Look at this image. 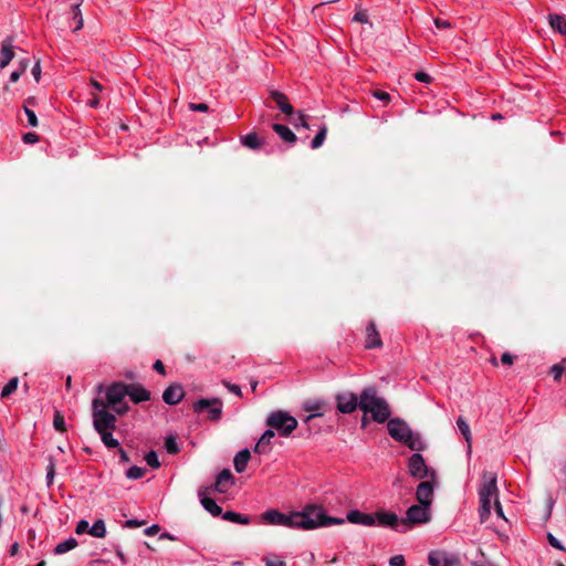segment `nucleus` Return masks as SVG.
<instances>
[{
  "label": "nucleus",
  "instance_id": "obj_1",
  "mask_svg": "<svg viewBox=\"0 0 566 566\" xmlns=\"http://www.w3.org/2000/svg\"><path fill=\"white\" fill-rule=\"evenodd\" d=\"M356 407L365 415H370L371 420L377 423H384L389 420L391 411L388 402L378 395L375 387L365 388L359 398L356 397Z\"/></svg>",
  "mask_w": 566,
  "mask_h": 566
},
{
  "label": "nucleus",
  "instance_id": "obj_2",
  "mask_svg": "<svg viewBox=\"0 0 566 566\" xmlns=\"http://www.w3.org/2000/svg\"><path fill=\"white\" fill-rule=\"evenodd\" d=\"M340 523L343 520L327 516L323 509L316 505H307L300 512H293V528L313 530Z\"/></svg>",
  "mask_w": 566,
  "mask_h": 566
},
{
  "label": "nucleus",
  "instance_id": "obj_3",
  "mask_svg": "<svg viewBox=\"0 0 566 566\" xmlns=\"http://www.w3.org/2000/svg\"><path fill=\"white\" fill-rule=\"evenodd\" d=\"M479 500L480 522L485 523L491 515L492 502L495 504L496 500H499L497 479L495 473H483L482 483L479 488Z\"/></svg>",
  "mask_w": 566,
  "mask_h": 566
},
{
  "label": "nucleus",
  "instance_id": "obj_4",
  "mask_svg": "<svg viewBox=\"0 0 566 566\" xmlns=\"http://www.w3.org/2000/svg\"><path fill=\"white\" fill-rule=\"evenodd\" d=\"M387 421L388 432L394 440L405 443L411 450L419 451L423 449V442L420 436L416 434L405 420L400 418H389Z\"/></svg>",
  "mask_w": 566,
  "mask_h": 566
},
{
  "label": "nucleus",
  "instance_id": "obj_5",
  "mask_svg": "<svg viewBox=\"0 0 566 566\" xmlns=\"http://www.w3.org/2000/svg\"><path fill=\"white\" fill-rule=\"evenodd\" d=\"M108 408L101 398H95L92 401V418L93 427L96 432L115 430L116 429V417L114 413L107 410Z\"/></svg>",
  "mask_w": 566,
  "mask_h": 566
},
{
  "label": "nucleus",
  "instance_id": "obj_6",
  "mask_svg": "<svg viewBox=\"0 0 566 566\" xmlns=\"http://www.w3.org/2000/svg\"><path fill=\"white\" fill-rule=\"evenodd\" d=\"M266 426L276 431L281 437H290L297 428V420L287 411H272L265 421Z\"/></svg>",
  "mask_w": 566,
  "mask_h": 566
},
{
  "label": "nucleus",
  "instance_id": "obj_7",
  "mask_svg": "<svg viewBox=\"0 0 566 566\" xmlns=\"http://www.w3.org/2000/svg\"><path fill=\"white\" fill-rule=\"evenodd\" d=\"M127 385L123 382H113L105 391L106 399L104 403L107 408L113 409L116 413L123 415L128 411V405L125 401L127 396Z\"/></svg>",
  "mask_w": 566,
  "mask_h": 566
},
{
  "label": "nucleus",
  "instance_id": "obj_8",
  "mask_svg": "<svg viewBox=\"0 0 566 566\" xmlns=\"http://www.w3.org/2000/svg\"><path fill=\"white\" fill-rule=\"evenodd\" d=\"M193 410L197 413L207 410L208 419L211 421L219 420L222 415V401L218 398L213 399H199L193 403Z\"/></svg>",
  "mask_w": 566,
  "mask_h": 566
},
{
  "label": "nucleus",
  "instance_id": "obj_9",
  "mask_svg": "<svg viewBox=\"0 0 566 566\" xmlns=\"http://www.w3.org/2000/svg\"><path fill=\"white\" fill-rule=\"evenodd\" d=\"M406 515V518L400 520L406 522V531L411 524L426 523L430 520L429 507L422 504L411 505Z\"/></svg>",
  "mask_w": 566,
  "mask_h": 566
},
{
  "label": "nucleus",
  "instance_id": "obj_10",
  "mask_svg": "<svg viewBox=\"0 0 566 566\" xmlns=\"http://www.w3.org/2000/svg\"><path fill=\"white\" fill-rule=\"evenodd\" d=\"M409 472L410 474L419 480H422L427 476L433 478L434 472H430L429 468L427 467L423 457L420 453H413L409 458L408 463Z\"/></svg>",
  "mask_w": 566,
  "mask_h": 566
},
{
  "label": "nucleus",
  "instance_id": "obj_11",
  "mask_svg": "<svg viewBox=\"0 0 566 566\" xmlns=\"http://www.w3.org/2000/svg\"><path fill=\"white\" fill-rule=\"evenodd\" d=\"M376 525L390 527L398 532H406V522L400 521L396 513L378 511L376 512Z\"/></svg>",
  "mask_w": 566,
  "mask_h": 566
},
{
  "label": "nucleus",
  "instance_id": "obj_12",
  "mask_svg": "<svg viewBox=\"0 0 566 566\" xmlns=\"http://www.w3.org/2000/svg\"><path fill=\"white\" fill-rule=\"evenodd\" d=\"M262 520L271 525H281L293 528V513L284 514L277 510H268L262 514Z\"/></svg>",
  "mask_w": 566,
  "mask_h": 566
},
{
  "label": "nucleus",
  "instance_id": "obj_13",
  "mask_svg": "<svg viewBox=\"0 0 566 566\" xmlns=\"http://www.w3.org/2000/svg\"><path fill=\"white\" fill-rule=\"evenodd\" d=\"M430 566H459L460 562L453 554L443 551H433L429 554Z\"/></svg>",
  "mask_w": 566,
  "mask_h": 566
},
{
  "label": "nucleus",
  "instance_id": "obj_14",
  "mask_svg": "<svg viewBox=\"0 0 566 566\" xmlns=\"http://www.w3.org/2000/svg\"><path fill=\"white\" fill-rule=\"evenodd\" d=\"M416 497L419 504L430 507L433 497V486L431 481H422L418 484Z\"/></svg>",
  "mask_w": 566,
  "mask_h": 566
},
{
  "label": "nucleus",
  "instance_id": "obj_15",
  "mask_svg": "<svg viewBox=\"0 0 566 566\" xmlns=\"http://www.w3.org/2000/svg\"><path fill=\"white\" fill-rule=\"evenodd\" d=\"M382 346V340L380 337V334L378 329L376 328L375 324L370 322L365 331V348L366 349H374V348H380Z\"/></svg>",
  "mask_w": 566,
  "mask_h": 566
},
{
  "label": "nucleus",
  "instance_id": "obj_16",
  "mask_svg": "<svg viewBox=\"0 0 566 566\" xmlns=\"http://www.w3.org/2000/svg\"><path fill=\"white\" fill-rule=\"evenodd\" d=\"M210 488H200L198 491V495L200 497V502L206 511H208L213 516H219L222 513V509L216 503L214 500L208 496Z\"/></svg>",
  "mask_w": 566,
  "mask_h": 566
},
{
  "label": "nucleus",
  "instance_id": "obj_17",
  "mask_svg": "<svg viewBox=\"0 0 566 566\" xmlns=\"http://www.w3.org/2000/svg\"><path fill=\"white\" fill-rule=\"evenodd\" d=\"M185 396L184 388L180 385H170L163 394V399L167 405H177Z\"/></svg>",
  "mask_w": 566,
  "mask_h": 566
},
{
  "label": "nucleus",
  "instance_id": "obj_18",
  "mask_svg": "<svg viewBox=\"0 0 566 566\" xmlns=\"http://www.w3.org/2000/svg\"><path fill=\"white\" fill-rule=\"evenodd\" d=\"M233 485V476L230 470H222L216 480L214 491L219 493H227L228 490Z\"/></svg>",
  "mask_w": 566,
  "mask_h": 566
},
{
  "label": "nucleus",
  "instance_id": "obj_19",
  "mask_svg": "<svg viewBox=\"0 0 566 566\" xmlns=\"http://www.w3.org/2000/svg\"><path fill=\"white\" fill-rule=\"evenodd\" d=\"M13 39L6 38L2 41L1 51H0V69H4L12 61L14 56L13 52Z\"/></svg>",
  "mask_w": 566,
  "mask_h": 566
},
{
  "label": "nucleus",
  "instance_id": "obj_20",
  "mask_svg": "<svg viewBox=\"0 0 566 566\" xmlns=\"http://www.w3.org/2000/svg\"><path fill=\"white\" fill-rule=\"evenodd\" d=\"M274 436H275L274 430H272L271 428L266 429L263 432V434L260 437V439L258 440V442L254 447V452L259 453V454L269 453L271 450V442H272V439L274 438Z\"/></svg>",
  "mask_w": 566,
  "mask_h": 566
},
{
  "label": "nucleus",
  "instance_id": "obj_21",
  "mask_svg": "<svg viewBox=\"0 0 566 566\" xmlns=\"http://www.w3.org/2000/svg\"><path fill=\"white\" fill-rule=\"evenodd\" d=\"M127 396L135 403L144 402L150 399V392L140 385L132 384L127 385Z\"/></svg>",
  "mask_w": 566,
  "mask_h": 566
},
{
  "label": "nucleus",
  "instance_id": "obj_22",
  "mask_svg": "<svg viewBox=\"0 0 566 566\" xmlns=\"http://www.w3.org/2000/svg\"><path fill=\"white\" fill-rule=\"evenodd\" d=\"M337 409L343 413L354 412V392L338 395Z\"/></svg>",
  "mask_w": 566,
  "mask_h": 566
},
{
  "label": "nucleus",
  "instance_id": "obj_23",
  "mask_svg": "<svg viewBox=\"0 0 566 566\" xmlns=\"http://www.w3.org/2000/svg\"><path fill=\"white\" fill-rule=\"evenodd\" d=\"M271 97L274 99L282 113L286 115L293 114V106L289 103L287 97L283 93L271 91Z\"/></svg>",
  "mask_w": 566,
  "mask_h": 566
},
{
  "label": "nucleus",
  "instance_id": "obj_24",
  "mask_svg": "<svg viewBox=\"0 0 566 566\" xmlns=\"http://www.w3.org/2000/svg\"><path fill=\"white\" fill-rule=\"evenodd\" d=\"M250 458H251V454L248 449L240 450L235 454L233 464H234V469L238 473H242L245 471Z\"/></svg>",
  "mask_w": 566,
  "mask_h": 566
},
{
  "label": "nucleus",
  "instance_id": "obj_25",
  "mask_svg": "<svg viewBox=\"0 0 566 566\" xmlns=\"http://www.w3.org/2000/svg\"><path fill=\"white\" fill-rule=\"evenodd\" d=\"M548 22L553 30L566 35V17L557 13L548 15Z\"/></svg>",
  "mask_w": 566,
  "mask_h": 566
},
{
  "label": "nucleus",
  "instance_id": "obj_26",
  "mask_svg": "<svg viewBox=\"0 0 566 566\" xmlns=\"http://www.w3.org/2000/svg\"><path fill=\"white\" fill-rule=\"evenodd\" d=\"M272 128L283 142L294 143L296 140L295 134L287 126L282 124H273Z\"/></svg>",
  "mask_w": 566,
  "mask_h": 566
},
{
  "label": "nucleus",
  "instance_id": "obj_27",
  "mask_svg": "<svg viewBox=\"0 0 566 566\" xmlns=\"http://www.w3.org/2000/svg\"><path fill=\"white\" fill-rule=\"evenodd\" d=\"M457 426H458L459 431L461 432V434L463 436V438L465 439V441L468 443V452L470 453L471 452V440H472L470 427H469L468 422L465 421V419L462 417L458 418Z\"/></svg>",
  "mask_w": 566,
  "mask_h": 566
},
{
  "label": "nucleus",
  "instance_id": "obj_28",
  "mask_svg": "<svg viewBox=\"0 0 566 566\" xmlns=\"http://www.w3.org/2000/svg\"><path fill=\"white\" fill-rule=\"evenodd\" d=\"M376 513H363L356 510V524L374 526L376 525Z\"/></svg>",
  "mask_w": 566,
  "mask_h": 566
},
{
  "label": "nucleus",
  "instance_id": "obj_29",
  "mask_svg": "<svg viewBox=\"0 0 566 566\" xmlns=\"http://www.w3.org/2000/svg\"><path fill=\"white\" fill-rule=\"evenodd\" d=\"M76 546H77V541L73 537H70V538L59 543L55 546L54 554H56V555L65 554V553L72 551L73 548H75Z\"/></svg>",
  "mask_w": 566,
  "mask_h": 566
},
{
  "label": "nucleus",
  "instance_id": "obj_30",
  "mask_svg": "<svg viewBox=\"0 0 566 566\" xmlns=\"http://www.w3.org/2000/svg\"><path fill=\"white\" fill-rule=\"evenodd\" d=\"M88 534L96 538H104L106 536V526L103 520H97L90 527Z\"/></svg>",
  "mask_w": 566,
  "mask_h": 566
},
{
  "label": "nucleus",
  "instance_id": "obj_31",
  "mask_svg": "<svg viewBox=\"0 0 566 566\" xmlns=\"http://www.w3.org/2000/svg\"><path fill=\"white\" fill-rule=\"evenodd\" d=\"M222 517H223V520L232 522V523H238V524H243V525L250 523V518L247 515H243V514H240V513H237L233 511H227L222 515Z\"/></svg>",
  "mask_w": 566,
  "mask_h": 566
},
{
  "label": "nucleus",
  "instance_id": "obj_32",
  "mask_svg": "<svg viewBox=\"0 0 566 566\" xmlns=\"http://www.w3.org/2000/svg\"><path fill=\"white\" fill-rule=\"evenodd\" d=\"M113 431L114 430L97 432L101 437L102 442L108 449H114L119 446L118 440L113 437Z\"/></svg>",
  "mask_w": 566,
  "mask_h": 566
},
{
  "label": "nucleus",
  "instance_id": "obj_33",
  "mask_svg": "<svg viewBox=\"0 0 566 566\" xmlns=\"http://www.w3.org/2000/svg\"><path fill=\"white\" fill-rule=\"evenodd\" d=\"M356 22L367 25L363 28L361 33L369 32L373 29V23L369 21L368 11L366 9L356 10Z\"/></svg>",
  "mask_w": 566,
  "mask_h": 566
},
{
  "label": "nucleus",
  "instance_id": "obj_34",
  "mask_svg": "<svg viewBox=\"0 0 566 566\" xmlns=\"http://www.w3.org/2000/svg\"><path fill=\"white\" fill-rule=\"evenodd\" d=\"M241 143L251 149H258L261 147V142L255 133H250L241 138Z\"/></svg>",
  "mask_w": 566,
  "mask_h": 566
},
{
  "label": "nucleus",
  "instance_id": "obj_35",
  "mask_svg": "<svg viewBox=\"0 0 566 566\" xmlns=\"http://www.w3.org/2000/svg\"><path fill=\"white\" fill-rule=\"evenodd\" d=\"M326 134H327L326 125H321L317 134L315 135V137L313 138V140L311 143V147L313 149L319 148L325 142Z\"/></svg>",
  "mask_w": 566,
  "mask_h": 566
},
{
  "label": "nucleus",
  "instance_id": "obj_36",
  "mask_svg": "<svg viewBox=\"0 0 566 566\" xmlns=\"http://www.w3.org/2000/svg\"><path fill=\"white\" fill-rule=\"evenodd\" d=\"M305 410L312 412L311 415H308L306 417V419H305L306 422H308L310 420H312L315 417L323 416V412L321 411L322 410V403H319V402L306 403L305 405Z\"/></svg>",
  "mask_w": 566,
  "mask_h": 566
},
{
  "label": "nucleus",
  "instance_id": "obj_37",
  "mask_svg": "<svg viewBox=\"0 0 566 566\" xmlns=\"http://www.w3.org/2000/svg\"><path fill=\"white\" fill-rule=\"evenodd\" d=\"M18 377L11 378L2 388L1 398H8L11 394H13L18 388Z\"/></svg>",
  "mask_w": 566,
  "mask_h": 566
},
{
  "label": "nucleus",
  "instance_id": "obj_38",
  "mask_svg": "<svg viewBox=\"0 0 566 566\" xmlns=\"http://www.w3.org/2000/svg\"><path fill=\"white\" fill-rule=\"evenodd\" d=\"M263 562L265 563V566H286L283 558L275 554L265 555L263 557Z\"/></svg>",
  "mask_w": 566,
  "mask_h": 566
},
{
  "label": "nucleus",
  "instance_id": "obj_39",
  "mask_svg": "<svg viewBox=\"0 0 566 566\" xmlns=\"http://www.w3.org/2000/svg\"><path fill=\"white\" fill-rule=\"evenodd\" d=\"M145 474V470L140 467L133 465L126 471V478L129 480H138L143 478Z\"/></svg>",
  "mask_w": 566,
  "mask_h": 566
},
{
  "label": "nucleus",
  "instance_id": "obj_40",
  "mask_svg": "<svg viewBox=\"0 0 566 566\" xmlns=\"http://www.w3.org/2000/svg\"><path fill=\"white\" fill-rule=\"evenodd\" d=\"M165 449L170 454H176L179 452L178 443L174 437L169 436L165 439Z\"/></svg>",
  "mask_w": 566,
  "mask_h": 566
},
{
  "label": "nucleus",
  "instance_id": "obj_41",
  "mask_svg": "<svg viewBox=\"0 0 566 566\" xmlns=\"http://www.w3.org/2000/svg\"><path fill=\"white\" fill-rule=\"evenodd\" d=\"M145 461L153 469H158L160 467L158 455L155 451H149L145 457Z\"/></svg>",
  "mask_w": 566,
  "mask_h": 566
},
{
  "label": "nucleus",
  "instance_id": "obj_42",
  "mask_svg": "<svg viewBox=\"0 0 566 566\" xmlns=\"http://www.w3.org/2000/svg\"><path fill=\"white\" fill-rule=\"evenodd\" d=\"M566 369V359H563L562 364H556L552 367V374L554 376L555 380H559L562 377V374Z\"/></svg>",
  "mask_w": 566,
  "mask_h": 566
},
{
  "label": "nucleus",
  "instance_id": "obj_43",
  "mask_svg": "<svg viewBox=\"0 0 566 566\" xmlns=\"http://www.w3.org/2000/svg\"><path fill=\"white\" fill-rule=\"evenodd\" d=\"M74 18L76 19V25L74 28V31H77L83 28V18L80 10V4H74L73 8Z\"/></svg>",
  "mask_w": 566,
  "mask_h": 566
},
{
  "label": "nucleus",
  "instance_id": "obj_44",
  "mask_svg": "<svg viewBox=\"0 0 566 566\" xmlns=\"http://www.w3.org/2000/svg\"><path fill=\"white\" fill-rule=\"evenodd\" d=\"M53 426L57 431H65V422L64 418L60 412H55L54 419H53Z\"/></svg>",
  "mask_w": 566,
  "mask_h": 566
},
{
  "label": "nucleus",
  "instance_id": "obj_45",
  "mask_svg": "<svg viewBox=\"0 0 566 566\" xmlns=\"http://www.w3.org/2000/svg\"><path fill=\"white\" fill-rule=\"evenodd\" d=\"M24 113L28 117L29 125L32 127H36L38 126V117H36L35 113L32 109H30L28 106H24Z\"/></svg>",
  "mask_w": 566,
  "mask_h": 566
},
{
  "label": "nucleus",
  "instance_id": "obj_46",
  "mask_svg": "<svg viewBox=\"0 0 566 566\" xmlns=\"http://www.w3.org/2000/svg\"><path fill=\"white\" fill-rule=\"evenodd\" d=\"M189 108L193 112H202V113H206L209 111V106L206 103H190Z\"/></svg>",
  "mask_w": 566,
  "mask_h": 566
},
{
  "label": "nucleus",
  "instance_id": "obj_47",
  "mask_svg": "<svg viewBox=\"0 0 566 566\" xmlns=\"http://www.w3.org/2000/svg\"><path fill=\"white\" fill-rule=\"evenodd\" d=\"M389 565L390 566H406L405 557L400 554L395 555V556L390 557Z\"/></svg>",
  "mask_w": 566,
  "mask_h": 566
},
{
  "label": "nucleus",
  "instance_id": "obj_48",
  "mask_svg": "<svg viewBox=\"0 0 566 566\" xmlns=\"http://www.w3.org/2000/svg\"><path fill=\"white\" fill-rule=\"evenodd\" d=\"M88 530H90V525H88V522L85 521V520H81L77 525H76V528H75V532L77 534H84L85 532L88 533Z\"/></svg>",
  "mask_w": 566,
  "mask_h": 566
},
{
  "label": "nucleus",
  "instance_id": "obj_49",
  "mask_svg": "<svg viewBox=\"0 0 566 566\" xmlns=\"http://www.w3.org/2000/svg\"><path fill=\"white\" fill-rule=\"evenodd\" d=\"M39 140V136L35 133H27L23 135V142L25 144H35Z\"/></svg>",
  "mask_w": 566,
  "mask_h": 566
},
{
  "label": "nucleus",
  "instance_id": "obj_50",
  "mask_svg": "<svg viewBox=\"0 0 566 566\" xmlns=\"http://www.w3.org/2000/svg\"><path fill=\"white\" fill-rule=\"evenodd\" d=\"M373 95L378 98L379 101H382L384 103H388L389 99H390V96L388 93L386 92H381V91H375L373 93Z\"/></svg>",
  "mask_w": 566,
  "mask_h": 566
},
{
  "label": "nucleus",
  "instance_id": "obj_51",
  "mask_svg": "<svg viewBox=\"0 0 566 566\" xmlns=\"http://www.w3.org/2000/svg\"><path fill=\"white\" fill-rule=\"evenodd\" d=\"M547 538H548L549 544L553 547H555V548H557L559 551H564L563 545L560 544V542L555 536H553L552 534H548Z\"/></svg>",
  "mask_w": 566,
  "mask_h": 566
},
{
  "label": "nucleus",
  "instance_id": "obj_52",
  "mask_svg": "<svg viewBox=\"0 0 566 566\" xmlns=\"http://www.w3.org/2000/svg\"><path fill=\"white\" fill-rule=\"evenodd\" d=\"M494 509H495V513L496 515L504 520V521H507L506 516L504 515V512H503V509H502V505L500 503V500H496V503L494 504Z\"/></svg>",
  "mask_w": 566,
  "mask_h": 566
},
{
  "label": "nucleus",
  "instance_id": "obj_53",
  "mask_svg": "<svg viewBox=\"0 0 566 566\" xmlns=\"http://www.w3.org/2000/svg\"><path fill=\"white\" fill-rule=\"evenodd\" d=\"M415 77L419 81V82H423V83H429L431 77L429 74L424 73V72H417L415 74Z\"/></svg>",
  "mask_w": 566,
  "mask_h": 566
},
{
  "label": "nucleus",
  "instance_id": "obj_54",
  "mask_svg": "<svg viewBox=\"0 0 566 566\" xmlns=\"http://www.w3.org/2000/svg\"><path fill=\"white\" fill-rule=\"evenodd\" d=\"M32 75H33V77H34V80H35L36 82H39V81H40V78H41V66H40V63H39V62H36V63L34 64V66L32 67Z\"/></svg>",
  "mask_w": 566,
  "mask_h": 566
},
{
  "label": "nucleus",
  "instance_id": "obj_55",
  "mask_svg": "<svg viewBox=\"0 0 566 566\" xmlns=\"http://www.w3.org/2000/svg\"><path fill=\"white\" fill-rule=\"evenodd\" d=\"M434 24L438 29H449L451 28V23L447 20H440V19H436L434 20Z\"/></svg>",
  "mask_w": 566,
  "mask_h": 566
},
{
  "label": "nucleus",
  "instance_id": "obj_56",
  "mask_svg": "<svg viewBox=\"0 0 566 566\" xmlns=\"http://www.w3.org/2000/svg\"><path fill=\"white\" fill-rule=\"evenodd\" d=\"M226 386L229 389V391H231L232 394H234L237 396H241V388H240V386H238L235 384H229V382H226Z\"/></svg>",
  "mask_w": 566,
  "mask_h": 566
},
{
  "label": "nucleus",
  "instance_id": "obj_57",
  "mask_svg": "<svg viewBox=\"0 0 566 566\" xmlns=\"http://www.w3.org/2000/svg\"><path fill=\"white\" fill-rule=\"evenodd\" d=\"M24 72H25V67H21L20 71L12 72L10 75V81L12 83L17 82Z\"/></svg>",
  "mask_w": 566,
  "mask_h": 566
},
{
  "label": "nucleus",
  "instance_id": "obj_58",
  "mask_svg": "<svg viewBox=\"0 0 566 566\" xmlns=\"http://www.w3.org/2000/svg\"><path fill=\"white\" fill-rule=\"evenodd\" d=\"M296 127L302 126L304 128H308L307 117L303 114H300L298 122L294 124Z\"/></svg>",
  "mask_w": 566,
  "mask_h": 566
},
{
  "label": "nucleus",
  "instance_id": "obj_59",
  "mask_svg": "<svg viewBox=\"0 0 566 566\" xmlns=\"http://www.w3.org/2000/svg\"><path fill=\"white\" fill-rule=\"evenodd\" d=\"M144 532L148 536L155 535L159 532V526L157 524H153L151 526L147 527Z\"/></svg>",
  "mask_w": 566,
  "mask_h": 566
},
{
  "label": "nucleus",
  "instance_id": "obj_60",
  "mask_svg": "<svg viewBox=\"0 0 566 566\" xmlns=\"http://www.w3.org/2000/svg\"><path fill=\"white\" fill-rule=\"evenodd\" d=\"M153 367L157 373L165 375V366L161 360H156Z\"/></svg>",
  "mask_w": 566,
  "mask_h": 566
},
{
  "label": "nucleus",
  "instance_id": "obj_61",
  "mask_svg": "<svg viewBox=\"0 0 566 566\" xmlns=\"http://www.w3.org/2000/svg\"><path fill=\"white\" fill-rule=\"evenodd\" d=\"M501 361L505 365H512L513 364V356L509 353H504L501 356Z\"/></svg>",
  "mask_w": 566,
  "mask_h": 566
},
{
  "label": "nucleus",
  "instance_id": "obj_62",
  "mask_svg": "<svg viewBox=\"0 0 566 566\" xmlns=\"http://www.w3.org/2000/svg\"><path fill=\"white\" fill-rule=\"evenodd\" d=\"M143 524H144V522H140V521H137V520H128V521H126V526L130 527V528L139 527Z\"/></svg>",
  "mask_w": 566,
  "mask_h": 566
},
{
  "label": "nucleus",
  "instance_id": "obj_63",
  "mask_svg": "<svg viewBox=\"0 0 566 566\" xmlns=\"http://www.w3.org/2000/svg\"><path fill=\"white\" fill-rule=\"evenodd\" d=\"M118 453H119L120 462H123V463H127V462H129V457H128V454L126 453V451H125V450L119 449V450H118Z\"/></svg>",
  "mask_w": 566,
  "mask_h": 566
},
{
  "label": "nucleus",
  "instance_id": "obj_64",
  "mask_svg": "<svg viewBox=\"0 0 566 566\" xmlns=\"http://www.w3.org/2000/svg\"><path fill=\"white\" fill-rule=\"evenodd\" d=\"M88 105L91 107L96 108L99 105V98L95 94H93V97L90 99Z\"/></svg>",
  "mask_w": 566,
  "mask_h": 566
}]
</instances>
